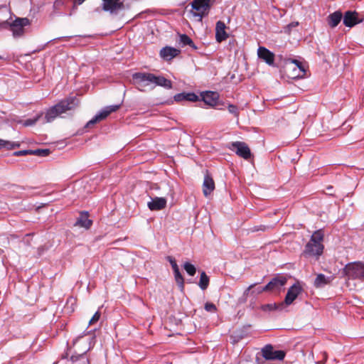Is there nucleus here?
<instances>
[{
  "instance_id": "423d86ee",
  "label": "nucleus",
  "mask_w": 364,
  "mask_h": 364,
  "mask_svg": "<svg viewBox=\"0 0 364 364\" xmlns=\"http://www.w3.org/2000/svg\"><path fill=\"white\" fill-rule=\"evenodd\" d=\"M286 71L291 78L301 77L305 75V68L297 60H289L286 63Z\"/></svg>"
},
{
  "instance_id": "6ab92c4d",
  "label": "nucleus",
  "mask_w": 364,
  "mask_h": 364,
  "mask_svg": "<svg viewBox=\"0 0 364 364\" xmlns=\"http://www.w3.org/2000/svg\"><path fill=\"white\" fill-rule=\"evenodd\" d=\"M179 53V50L171 47L164 48L160 51L161 57L166 60H171L174 57L177 56Z\"/></svg>"
},
{
  "instance_id": "20e7f679",
  "label": "nucleus",
  "mask_w": 364,
  "mask_h": 364,
  "mask_svg": "<svg viewBox=\"0 0 364 364\" xmlns=\"http://www.w3.org/2000/svg\"><path fill=\"white\" fill-rule=\"evenodd\" d=\"M343 271L348 279L364 281V263L360 262L348 263L345 266Z\"/></svg>"
},
{
  "instance_id": "ddd939ff",
  "label": "nucleus",
  "mask_w": 364,
  "mask_h": 364,
  "mask_svg": "<svg viewBox=\"0 0 364 364\" xmlns=\"http://www.w3.org/2000/svg\"><path fill=\"white\" fill-rule=\"evenodd\" d=\"M287 282L284 276L278 275L274 277L266 286L267 291H280Z\"/></svg>"
},
{
  "instance_id": "58836bf2",
  "label": "nucleus",
  "mask_w": 364,
  "mask_h": 364,
  "mask_svg": "<svg viewBox=\"0 0 364 364\" xmlns=\"http://www.w3.org/2000/svg\"><path fill=\"white\" fill-rule=\"evenodd\" d=\"M166 259L170 262L173 269L178 268V266L176 264V259L173 257L168 256L166 257Z\"/></svg>"
},
{
  "instance_id": "2f4dec72",
  "label": "nucleus",
  "mask_w": 364,
  "mask_h": 364,
  "mask_svg": "<svg viewBox=\"0 0 364 364\" xmlns=\"http://www.w3.org/2000/svg\"><path fill=\"white\" fill-rule=\"evenodd\" d=\"M184 269L190 275L193 276L196 272V269L194 265L189 262H186L183 265Z\"/></svg>"
},
{
  "instance_id": "1a4fd4ad",
  "label": "nucleus",
  "mask_w": 364,
  "mask_h": 364,
  "mask_svg": "<svg viewBox=\"0 0 364 364\" xmlns=\"http://www.w3.org/2000/svg\"><path fill=\"white\" fill-rule=\"evenodd\" d=\"M262 354L266 360H282L285 356V353L283 350H274L271 345L265 346L262 349Z\"/></svg>"
},
{
  "instance_id": "79ce46f5",
  "label": "nucleus",
  "mask_w": 364,
  "mask_h": 364,
  "mask_svg": "<svg viewBox=\"0 0 364 364\" xmlns=\"http://www.w3.org/2000/svg\"><path fill=\"white\" fill-rule=\"evenodd\" d=\"M85 0H77L78 4H82Z\"/></svg>"
},
{
  "instance_id": "f03ea898",
  "label": "nucleus",
  "mask_w": 364,
  "mask_h": 364,
  "mask_svg": "<svg viewBox=\"0 0 364 364\" xmlns=\"http://www.w3.org/2000/svg\"><path fill=\"white\" fill-rule=\"evenodd\" d=\"M77 105L78 100L75 97H70L60 100L58 103L46 110L44 123L52 122L58 117L68 111L74 109Z\"/></svg>"
},
{
  "instance_id": "0eeeda50",
  "label": "nucleus",
  "mask_w": 364,
  "mask_h": 364,
  "mask_svg": "<svg viewBox=\"0 0 364 364\" xmlns=\"http://www.w3.org/2000/svg\"><path fill=\"white\" fill-rule=\"evenodd\" d=\"M119 107L120 105H119L105 107L87 123L86 127H90L96 123L106 119L112 112H116Z\"/></svg>"
},
{
  "instance_id": "37998d69",
  "label": "nucleus",
  "mask_w": 364,
  "mask_h": 364,
  "mask_svg": "<svg viewBox=\"0 0 364 364\" xmlns=\"http://www.w3.org/2000/svg\"><path fill=\"white\" fill-rule=\"evenodd\" d=\"M317 364H323V363L318 362V363H317Z\"/></svg>"
},
{
  "instance_id": "393cba45",
  "label": "nucleus",
  "mask_w": 364,
  "mask_h": 364,
  "mask_svg": "<svg viewBox=\"0 0 364 364\" xmlns=\"http://www.w3.org/2000/svg\"><path fill=\"white\" fill-rule=\"evenodd\" d=\"M70 359L73 364H90L88 358L85 353L73 355L71 356Z\"/></svg>"
},
{
  "instance_id": "5701e85b",
  "label": "nucleus",
  "mask_w": 364,
  "mask_h": 364,
  "mask_svg": "<svg viewBox=\"0 0 364 364\" xmlns=\"http://www.w3.org/2000/svg\"><path fill=\"white\" fill-rule=\"evenodd\" d=\"M355 14V12H352L350 11L345 13L343 17V23L346 26L352 27L358 23Z\"/></svg>"
},
{
  "instance_id": "a211bd4d",
  "label": "nucleus",
  "mask_w": 364,
  "mask_h": 364,
  "mask_svg": "<svg viewBox=\"0 0 364 364\" xmlns=\"http://www.w3.org/2000/svg\"><path fill=\"white\" fill-rule=\"evenodd\" d=\"M147 205L151 210H160L166 207V200L164 198L156 197L152 198Z\"/></svg>"
},
{
  "instance_id": "e433bc0d",
  "label": "nucleus",
  "mask_w": 364,
  "mask_h": 364,
  "mask_svg": "<svg viewBox=\"0 0 364 364\" xmlns=\"http://www.w3.org/2000/svg\"><path fill=\"white\" fill-rule=\"evenodd\" d=\"M100 316H101V313L99 311H96L95 313V314L92 316V317L91 318V319L90 320L89 325L92 326V325L95 324L100 320Z\"/></svg>"
},
{
  "instance_id": "f704fd0d",
  "label": "nucleus",
  "mask_w": 364,
  "mask_h": 364,
  "mask_svg": "<svg viewBox=\"0 0 364 364\" xmlns=\"http://www.w3.org/2000/svg\"><path fill=\"white\" fill-rule=\"evenodd\" d=\"M198 100V96L193 92L185 93V101L196 102Z\"/></svg>"
},
{
  "instance_id": "c85d7f7f",
  "label": "nucleus",
  "mask_w": 364,
  "mask_h": 364,
  "mask_svg": "<svg viewBox=\"0 0 364 364\" xmlns=\"http://www.w3.org/2000/svg\"><path fill=\"white\" fill-rule=\"evenodd\" d=\"M198 285L203 290H205L209 285V277L207 276L205 272H202L200 274Z\"/></svg>"
},
{
  "instance_id": "473e14b6",
  "label": "nucleus",
  "mask_w": 364,
  "mask_h": 364,
  "mask_svg": "<svg viewBox=\"0 0 364 364\" xmlns=\"http://www.w3.org/2000/svg\"><path fill=\"white\" fill-rule=\"evenodd\" d=\"M41 116H42V114H38L36 117H34L33 119H28L23 122V125L25 127H29V126L34 125L40 119Z\"/></svg>"
},
{
  "instance_id": "412c9836",
  "label": "nucleus",
  "mask_w": 364,
  "mask_h": 364,
  "mask_svg": "<svg viewBox=\"0 0 364 364\" xmlns=\"http://www.w3.org/2000/svg\"><path fill=\"white\" fill-rule=\"evenodd\" d=\"M215 189V183L213 178L208 175H205L203 184V191L205 196L210 194Z\"/></svg>"
},
{
  "instance_id": "4468645a",
  "label": "nucleus",
  "mask_w": 364,
  "mask_h": 364,
  "mask_svg": "<svg viewBox=\"0 0 364 364\" xmlns=\"http://www.w3.org/2000/svg\"><path fill=\"white\" fill-rule=\"evenodd\" d=\"M257 284H252L250 285L244 291L242 296L240 299V300L245 303L247 301V299L250 296L256 297L257 295L262 294L263 291H267L265 289V287H256Z\"/></svg>"
},
{
  "instance_id": "f3484780",
  "label": "nucleus",
  "mask_w": 364,
  "mask_h": 364,
  "mask_svg": "<svg viewBox=\"0 0 364 364\" xmlns=\"http://www.w3.org/2000/svg\"><path fill=\"white\" fill-rule=\"evenodd\" d=\"M226 26L224 22L219 21L216 23L215 26V39L220 43L226 40L228 34L225 31Z\"/></svg>"
},
{
  "instance_id": "7c9ffc66",
  "label": "nucleus",
  "mask_w": 364,
  "mask_h": 364,
  "mask_svg": "<svg viewBox=\"0 0 364 364\" xmlns=\"http://www.w3.org/2000/svg\"><path fill=\"white\" fill-rule=\"evenodd\" d=\"M0 12L5 13L6 15H7L8 10L6 6H0ZM10 23L8 22V21H3L2 18L0 17V29H6L9 27L10 28Z\"/></svg>"
},
{
  "instance_id": "4be33fe9",
  "label": "nucleus",
  "mask_w": 364,
  "mask_h": 364,
  "mask_svg": "<svg viewBox=\"0 0 364 364\" xmlns=\"http://www.w3.org/2000/svg\"><path fill=\"white\" fill-rule=\"evenodd\" d=\"M342 13L340 11H336L333 14H331L328 18V24L331 28H335L338 25L342 18Z\"/></svg>"
},
{
  "instance_id": "6e6552de",
  "label": "nucleus",
  "mask_w": 364,
  "mask_h": 364,
  "mask_svg": "<svg viewBox=\"0 0 364 364\" xmlns=\"http://www.w3.org/2000/svg\"><path fill=\"white\" fill-rule=\"evenodd\" d=\"M29 24V20L27 18H18L10 24V30L13 33L14 38L20 37L23 34L24 26Z\"/></svg>"
},
{
  "instance_id": "f257e3e1",
  "label": "nucleus",
  "mask_w": 364,
  "mask_h": 364,
  "mask_svg": "<svg viewBox=\"0 0 364 364\" xmlns=\"http://www.w3.org/2000/svg\"><path fill=\"white\" fill-rule=\"evenodd\" d=\"M134 85L140 91H145L148 87L154 88L156 86H161L170 89L172 87L171 80L163 76H156L152 73H136L132 75Z\"/></svg>"
},
{
  "instance_id": "cd10ccee",
  "label": "nucleus",
  "mask_w": 364,
  "mask_h": 364,
  "mask_svg": "<svg viewBox=\"0 0 364 364\" xmlns=\"http://www.w3.org/2000/svg\"><path fill=\"white\" fill-rule=\"evenodd\" d=\"M173 271L176 283L179 286L180 289L183 290L184 287V279L180 272L179 268L174 269Z\"/></svg>"
},
{
  "instance_id": "7ed1b4c3",
  "label": "nucleus",
  "mask_w": 364,
  "mask_h": 364,
  "mask_svg": "<svg viewBox=\"0 0 364 364\" xmlns=\"http://www.w3.org/2000/svg\"><path fill=\"white\" fill-rule=\"evenodd\" d=\"M323 232L321 230L315 231L311 237L310 240L306 245L303 254L305 256L319 257L323 253Z\"/></svg>"
},
{
  "instance_id": "b1692460",
  "label": "nucleus",
  "mask_w": 364,
  "mask_h": 364,
  "mask_svg": "<svg viewBox=\"0 0 364 364\" xmlns=\"http://www.w3.org/2000/svg\"><path fill=\"white\" fill-rule=\"evenodd\" d=\"M92 224V221L88 218L87 213H82L75 225L89 229Z\"/></svg>"
},
{
  "instance_id": "c756f323",
  "label": "nucleus",
  "mask_w": 364,
  "mask_h": 364,
  "mask_svg": "<svg viewBox=\"0 0 364 364\" xmlns=\"http://www.w3.org/2000/svg\"><path fill=\"white\" fill-rule=\"evenodd\" d=\"M180 43L183 44V46H189L190 47L197 49V47L195 46L193 41L191 38L188 36L186 34L180 35Z\"/></svg>"
},
{
  "instance_id": "dca6fc26",
  "label": "nucleus",
  "mask_w": 364,
  "mask_h": 364,
  "mask_svg": "<svg viewBox=\"0 0 364 364\" xmlns=\"http://www.w3.org/2000/svg\"><path fill=\"white\" fill-rule=\"evenodd\" d=\"M203 101L210 107L216 106L218 100L219 99V95L216 92L206 91L203 92L202 95Z\"/></svg>"
},
{
  "instance_id": "f8f14e48",
  "label": "nucleus",
  "mask_w": 364,
  "mask_h": 364,
  "mask_svg": "<svg viewBox=\"0 0 364 364\" xmlns=\"http://www.w3.org/2000/svg\"><path fill=\"white\" fill-rule=\"evenodd\" d=\"M302 291L303 289L299 282H296L287 291L284 299V305H291Z\"/></svg>"
},
{
  "instance_id": "4c0bfd02",
  "label": "nucleus",
  "mask_w": 364,
  "mask_h": 364,
  "mask_svg": "<svg viewBox=\"0 0 364 364\" xmlns=\"http://www.w3.org/2000/svg\"><path fill=\"white\" fill-rule=\"evenodd\" d=\"M205 309L209 312H215L217 310V308L214 304L207 302L205 304Z\"/></svg>"
},
{
  "instance_id": "72a5a7b5",
  "label": "nucleus",
  "mask_w": 364,
  "mask_h": 364,
  "mask_svg": "<svg viewBox=\"0 0 364 364\" xmlns=\"http://www.w3.org/2000/svg\"><path fill=\"white\" fill-rule=\"evenodd\" d=\"M228 110L230 114H233L235 117L238 118L240 112L238 107L237 106L230 104L228 106Z\"/></svg>"
},
{
  "instance_id": "aec40b11",
  "label": "nucleus",
  "mask_w": 364,
  "mask_h": 364,
  "mask_svg": "<svg viewBox=\"0 0 364 364\" xmlns=\"http://www.w3.org/2000/svg\"><path fill=\"white\" fill-rule=\"evenodd\" d=\"M333 279V276L326 277L323 274H317V276L314 280V287L316 288H322L324 286L330 284Z\"/></svg>"
},
{
  "instance_id": "ea45409f",
  "label": "nucleus",
  "mask_w": 364,
  "mask_h": 364,
  "mask_svg": "<svg viewBox=\"0 0 364 364\" xmlns=\"http://www.w3.org/2000/svg\"><path fill=\"white\" fill-rule=\"evenodd\" d=\"M31 150L18 151H15L14 153V155L18 156H25V155H28V154H31Z\"/></svg>"
},
{
  "instance_id": "c03bdc74",
  "label": "nucleus",
  "mask_w": 364,
  "mask_h": 364,
  "mask_svg": "<svg viewBox=\"0 0 364 364\" xmlns=\"http://www.w3.org/2000/svg\"><path fill=\"white\" fill-rule=\"evenodd\" d=\"M3 58L0 55V59H2Z\"/></svg>"
},
{
  "instance_id": "c9c22d12",
  "label": "nucleus",
  "mask_w": 364,
  "mask_h": 364,
  "mask_svg": "<svg viewBox=\"0 0 364 364\" xmlns=\"http://www.w3.org/2000/svg\"><path fill=\"white\" fill-rule=\"evenodd\" d=\"M49 153V151L48 149H36V150H31V154L33 155H38V156H47Z\"/></svg>"
},
{
  "instance_id": "9d476101",
  "label": "nucleus",
  "mask_w": 364,
  "mask_h": 364,
  "mask_svg": "<svg viewBox=\"0 0 364 364\" xmlns=\"http://www.w3.org/2000/svg\"><path fill=\"white\" fill-rule=\"evenodd\" d=\"M230 149L245 160L250 159L252 154L249 146L245 142L235 141L231 144Z\"/></svg>"
},
{
  "instance_id": "a878e982",
  "label": "nucleus",
  "mask_w": 364,
  "mask_h": 364,
  "mask_svg": "<svg viewBox=\"0 0 364 364\" xmlns=\"http://www.w3.org/2000/svg\"><path fill=\"white\" fill-rule=\"evenodd\" d=\"M284 307V303H280L279 304L276 303L273 304H267L262 305L261 306V309L264 311H272L274 310H282Z\"/></svg>"
},
{
  "instance_id": "9b49d317",
  "label": "nucleus",
  "mask_w": 364,
  "mask_h": 364,
  "mask_svg": "<svg viewBox=\"0 0 364 364\" xmlns=\"http://www.w3.org/2000/svg\"><path fill=\"white\" fill-rule=\"evenodd\" d=\"M124 9L122 0H102V9L111 14H117Z\"/></svg>"
},
{
  "instance_id": "a19ab883",
  "label": "nucleus",
  "mask_w": 364,
  "mask_h": 364,
  "mask_svg": "<svg viewBox=\"0 0 364 364\" xmlns=\"http://www.w3.org/2000/svg\"><path fill=\"white\" fill-rule=\"evenodd\" d=\"M174 100L176 102L185 101V92L176 95L174 96Z\"/></svg>"
},
{
  "instance_id": "2eb2a0df",
  "label": "nucleus",
  "mask_w": 364,
  "mask_h": 364,
  "mask_svg": "<svg viewBox=\"0 0 364 364\" xmlns=\"http://www.w3.org/2000/svg\"><path fill=\"white\" fill-rule=\"evenodd\" d=\"M257 56L269 65H273L274 63V54L265 47L259 46L258 48Z\"/></svg>"
},
{
  "instance_id": "bb28decb",
  "label": "nucleus",
  "mask_w": 364,
  "mask_h": 364,
  "mask_svg": "<svg viewBox=\"0 0 364 364\" xmlns=\"http://www.w3.org/2000/svg\"><path fill=\"white\" fill-rule=\"evenodd\" d=\"M19 146L20 144L18 142H12L0 139V149L5 148L8 150H11Z\"/></svg>"
},
{
  "instance_id": "39448f33",
  "label": "nucleus",
  "mask_w": 364,
  "mask_h": 364,
  "mask_svg": "<svg viewBox=\"0 0 364 364\" xmlns=\"http://www.w3.org/2000/svg\"><path fill=\"white\" fill-rule=\"evenodd\" d=\"M210 0H193L191 3L192 14L201 22L203 16L208 15L210 8Z\"/></svg>"
}]
</instances>
